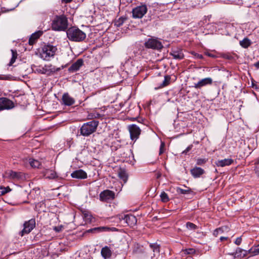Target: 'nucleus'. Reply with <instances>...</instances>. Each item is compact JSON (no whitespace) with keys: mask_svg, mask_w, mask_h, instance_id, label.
<instances>
[{"mask_svg":"<svg viewBox=\"0 0 259 259\" xmlns=\"http://www.w3.org/2000/svg\"><path fill=\"white\" fill-rule=\"evenodd\" d=\"M165 143L163 141H161L159 155H161L165 152Z\"/></svg>","mask_w":259,"mask_h":259,"instance_id":"nucleus-41","label":"nucleus"},{"mask_svg":"<svg viewBox=\"0 0 259 259\" xmlns=\"http://www.w3.org/2000/svg\"><path fill=\"white\" fill-rule=\"evenodd\" d=\"M4 177L12 180H21L24 179L23 173L12 170L6 171L4 174Z\"/></svg>","mask_w":259,"mask_h":259,"instance_id":"nucleus-6","label":"nucleus"},{"mask_svg":"<svg viewBox=\"0 0 259 259\" xmlns=\"http://www.w3.org/2000/svg\"><path fill=\"white\" fill-rule=\"evenodd\" d=\"M170 77L169 75H165L164 76V79L162 83L160 84V88H163L168 85L169 84L170 80Z\"/></svg>","mask_w":259,"mask_h":259,"instance_id":"nucleus-32","label":"nucleus"},{"mask_svg":"<svg viewBox=\"0 0 259 259\" xmlns=\"http://www.w3.org/2000/svg\"><path fill=\"white\" fill-rule=\"evenodd\" d=\"M161 200L163 202H167L169 200L168 196L165 192H162L160 194Z\"/></svg>","mask_w":259,"mask_h":259,"instance_id":"nucleus-37","label":"nucleus"},{"mask_svg":"<svg viewBox=\"0 0 259 259\" xmlns=\"http://www.w3.org/2000/svg\"><path fill=\"white\" fill-rule=\"evenodd\" d=\"M185 254H193L196 253V250L193 248H189L183 250Z\"/></svg>","mask_w":259,"mask_h":259,"instance_id":"nucleus-40","label":"nucleus"},{"mask_svg":"<svg viewBox=\"0 0 259 259\" xmlns=\"http://www.w3.org/2000/svg\"><path fill=\"white\" fill-rule=\"evenodd\" d=\"M11 52H12V56L11 59L10 60V62H9V63L8 64L9 66L12 65V64L15 62L16 59L17 57V53L16 51L14 50H11Z\"/></svg>","mask_w":259,"mask_h":259,"instance_id":"nucleus-31","label":"nucleus"},{"mask_svg":"<svg viewBox=\"0 0 259 259\" xmlns=\"http://www.w3.org/2000/svg\"><path fill=\"white\" fill-rule=\"evenodd\" d=\"M190 173L194 178H198L205 173V170L201 167L195 166L190 170Z\"/></svg>","mask_w":259,"mask_h":259,"instance_id":"nucleus-16","label":"nucleus"},{"mask_svg":"<svg viewBox=\"0 0 259 259\" xmlns=\"http://www.w3.org/2000/svg\"><path fill=\"white\" fill-rule=\"evenodd\" d=\"M227 239H228V237H221L220 238V240H221V241H223L224 240H226Z\"/></svg>","mask_w":259,"mask_h":259,"instance_id":"nucleus-55","label":"nucleus"},{"mask_svg":"<svg viewBox=\"0 0 259 259\" xmlns=\"http://www.w3.org/2000/svg\"><path fill=\"white\" fill-rule=\"evenodd\" d=\"M35 224L34 219H31L28 221H26L23 224L24 228L19 232V235L23 236L25 234H29L35 228Z\"/></svg>","mask_w":259,"mask_h":259,"instance_id":"nucleus-4","label":"nucleus"},{"mask_svg":"<svg viewBox=\"0 0 259 259\" xmlns=\"http://www.w3.org/2000/svg\"><path fill=\"white\" fill-rule=\"evenodd\" d=\"M123 23V19L122 18H119L118 20H117L116 23L115 25L117 26H119L121 25H122Z\"/></svg>","mask_w":259,"mask_h":259,"instance_id":"nucleus-48","label":"nucleus"},{"mask_svg":"<svg viewBox=\"0 0 259 259\" xmlns=\"http://www.w3.org/2000/svg\"><path fill=\"white\" fill-rule=\"evenodd\" d=\"M234 160L231 158H225L224 159L219 160L215 162L217 166L224 167L232 164Z\"/></svg>","mask_w":259,"mask_h":259,"instance_id":"nucleus-19","label":"nucleus"},{"mask_svg":"<svg viewBox=\"0 0 259 259\" xmlns=\"http://www.w3.org/2000/svg\"><path fill=\"white\" fill-rule=\"evenodd\" d=\"M208 161V159L207 158H199L196 159V164L198 165H204L207 161Z\"/></svg>","mask_w":259,"mask_h":259,"instance_id":"nucleus-38","label":"nucleus"},{"mask_svg":"<svg viewBox=\"0 0 259 259\" xmlns=\"http://www.w3.org/2000/svg\"><path fill=\"white\" fill-rule=\"evenodd\" d=\"M207 55L209 56V57H213L214 56L210 53H207Z\"/></svg>","mask_w":259,"mask_h":259,"instance_id":"nucleus-57","label":"nucleus"},{"mask_svg":"<svg viewBox=\"0 0 259 259\" xmlns=\"http://www.w3.org/2000/svg\"><path fill=\"white\" fill-rule=\"evenodd\" d=\"M141 131H131V139L134 140L137 139L140 134Z\"/></svg>","mask_w":259,"mask_h":259,"instance_id":"nucleus-34","label":"nucleus"},{"mask_svg":"<svg viewBox=\"0 0 259 259\" xmlns=\"http://www.w3.org/2000/svg\"><path fill=\"white\" fill-rule=\"evenodd\" d=\"M145 47L154 50H161L163 48L161 42L157 39L150 38L145 44Z\"/></svg>","mask_w":259,"mask_h":259,"instance_id":"nucleus-7","label":"nucleus"},{"mask_svg":"<svg viewBox=\"0 0 259 259\" xmlns=\"http://www.w3.org/2000/svg\"><path fill=\"white\" fill-rule=\"evenodd\" d=\"M115 193L110 190H105L101 192L99 195L101 201L108 202L115 198Z\"/></svg>","mask_w":259,"mask_h":259,"instance_id":"nucleus-5","label":"nucleus"},{"mask_svg":"<svg viewBox=\"0 0 259 259\" xmlns=\"http://www.w3.org/2000/svg\"><path fill=\"white\" fill-rule=\"evenodd\" d=\"M110 228L106 227H95L92 229H90L87 231L88 233H97V232H101L104 231H109Z\"/></svg>","mask_w":259,"mask_h":259,"instance_id":"nucleus-27","label":"nucleus"},{"mask_svg":"<svg viewBox=\"0 0 259 259\" xmlns=\"http://www.w3.org/2000/svg\"><path fill=\"white\" fill-rule=\"evenodd\" d=\"M62 100L63 104L68 106H71L75 103L74 99L71 97L67 93L63 95Z\"/></svg>","mask_w":259,"mask_h":259,"instance_id":"nucleus-13","label":"nucleus"},{"mask_svg":"<svg viewBox=\"0 0 259 259\" xmlns=\"http://www.w3.org/2000/svg\"><path fill=\"white\" fill-rule=\"evenodd\" d=\"M150 247L153 250L154 252L158 253L159 252V247L157 244H150Z\"/></svg>","mask_w":259,"mask_h":259,"instance_id":"nucleus-42","label":"nucleus"},{"mask_svg":"<svg viewBox=\"0 0 259 259\" xmlns=\"http://www.w3.org/2000/svg\"><path fill=\"white\" fill-rule=\"evenodd\" d=\"M135 118H130V120H134Z\"/></svg>","mask_w":259,"mask_h":259,"instance_id":"nucleus-58","label":"nucleus"},{"mask_svg":"<svg viewBox=\"0 0 259 259\" xmlns=\"http://www.w3.org/2000/svg\"><path fill=\"white\" fill-rule=\"evenodd\" d=\"M186 227L188 230L193 231H195L198 228L197 226L190 222L186 223Z\"/></svg>","mask_w":259,"mask_h":259,"instance_id":"nucleus-33","label":"nucleus"},{"mask_svg":"<svg viewBox=\"0 0 259 259\" xmlns=\"http://www.w3.org/2000/svg\"><path fill=\"white\" fill-rule=\"evenodd\" d=\"M95 131H80L79 135L87 137L91 135ZM77 136H79L78 133L77 134Z\"/></svg>","mask_w":259,"mask_h":259,"instance_id":"nucleus-39","label":"nucleus"},{"mask_svg":"<svg viewBox=\"0 0 259 259\" xmlns=\"http://www.w3.org/2000/svg\"><path fill=\"white\" fill-rule=\"evenodd\" d=\"M83 63V60L81 59H78L75 62L68 68V71L70 72H74L79 69Z\"/></svg>","mask_w":259,"mask_h":259,"instance_id":"nucleus-17","label":"nucleus"},{"mask_svg":"<svg viewBox=\"0 0 259 259\" xmlns=\"http://www.w3.org/2000/svg\"><path fill=\"white\" fill-rule=\"evenodd\" d=\"M147 9L146 5L138 6L133 9V17L135 18H141L147 13Z\"/></svg>","mask_w":259,"mask_h":259,"instance_id":"nucleus-8","label":"nucleus"},{"mask_svg":"<svg viewBox=\"0 0 259 259\" xmlns=\"http://www.w3.org/2000/svg\"><path fill=\"white\" fill-rule=\"evenodd\" d=\"M145 251V248L143 245L135 243L133 246L132 254L133 255L138 256L144 253Z\"/></svg>","mask_w":259,"mask_h":259,"instance_id":"nucleus-11","label":"nucleus"},{"mask_svg":"<svg viewBox=\"0 0 259 259\" xmlns=\"http://www.w3.org/2000/svg\"><path fill=\"white\" fill-rule=\"evenodd\" d=\"M62 3L67 4L72 2L73 0H61Z\"/></svg>","mask_w":259,"mask_h":259,"instance_id":"nucleus-51","label":"nucleus"},{"mask_svg":"<svg viewBox=\"0 0 259 259\" xmlns=\"http://www.w3.org/2000/svg\"><path fill=\"white\" fill-rule=\"evenodd\" d=\"M248 253H250L252 256L259 254V244L252 247L248 250Z\"/></svg>","mask_w":259,"mask_h":259,"instance_id":"nucleus-29","label":"nucleus"},{"mask_svg":"<svg viewBox=\"0 0 259 259\" xmlns=\"http://www.w3.org/2000/svg\"><path fill=\"white\" fill-rule=\"evenodd\" d=\"M223 232V230L221 228L216 229L213 232V235L217 236L218 235Z\"/></svg>","mask_w":259,"mask_h":259,"instance_id":"nucleus-46","label":"nucleus"},{"mask_svg":"<svg viewBox=\"0 0 259 259\" xmlns=\"http://www.w3.org/2000/svg\"><path fill=\"white\" fill-rule=\"evenodd\" d=\"M137 219L135 215L131 214V225H136L137 224Z\"/></svg>","mask_w":259,"mask_h":259,"instance_id":"nucleus-44","label":"nucleus"},{"mask_svg":"<svg viewBox=\"0 0 259 259\" xmlns=\"http://www.w3.org/2000/svg\"><path fill=\"white\" fill-rule=\"evenodd\" d=\"M132 156H133V157L134 161H131V164L134 166V164H135V162H136V160L134 158V156L133 155V154L132 153Z\"/></svg>","mask_w":259,"mask_h":259,"instance_id":"nucleus-52","label":"nucleus"},{"mask_svg":"<svg viewBox=\"0 0 259 259\" xmlns=\"http://www.w3.org/2000/svg\"><path fill=\"white\" fill-rule=\"evenodd\" d=\"M212 83V79L210 77H206L200 80L197 83H195L193 87L196 89H201L202 87L211 85Z\"/></svg>","mask_w":259,"mask_h":259,"instance_id":"nucleus-10","label":"nucleus"},{"mask_svg":"<svg viewBox=\"0 0 259 259\" xmlns=\"http://www.w3.org/2000/svg\"><path fill=\"white\" fill-rule=\"evenodd\" d=\"M196 57L199 59H202L203 56L201 54H197Z\"/></svg>","mask_w":259,"mask_h":259,"instance_id":"nucleus-53","label":"nucleus"},{"mask_svg":"<svg viewBox=\"0 0 259 259\" xmlns=\"http://www.w3.org/2000/svg\"><path fill=\"white\" fill-rule=\"evenodd\" d=\"M57 51L56 46L51 45L44 46L39 53L40 57L44 60L49 61L51 57H53Z\"/></svg>","mask_w":259,"mask_h":259,"instance_id":"nucleus-3","label":"nucleus"},{"mask_svg":"<svg viewBox=\"0 0 259 259\" xmlns=\"http://www.w3.org/2000/svg\"><path fill=\"white\" fill-rule=\"evenodd\" d=\"M101 253L105 259L110 257L112 254L110 248L108 246L103 247L101 249Z\"/></svg>","mask_w":259,"mask_h":259,"instance_id":"nucleus-25","label":"nucleus"},{"mask_svg":"<svg viewBox=\"0 0 259 259\" xmlns=\"http://www.w3.org/2000/svg\"><path fill=\"white\" fill-rule=\"evenodd\" d=\"M99 122L96 120H92L82 125L80 130H96Z\"/></svg>","mask_w":259,"mask_h":259,"instance_id":"nucleus-15","label":"nucleus"},{"mask_svg":"<svg viewBox=\"0 0 259 259\" xmlns=\"http://www.w3.org/2000/svg\"><path fill=\"white\" fill-rule=\"evenodd\" d=\"M11 189L9 187H0V196H3L10 192Z\"/></svg>","mask_w":259,"mask_h":259,"instance_id":"nucleus-35","label":"nucleus"},{"mask_svg":"<svg viewBox=\"0 0 259 259\" xmlns=\"http://www.w3.org/2000/svg\"><path fill=\"white\" fill-rule=\"evenodd\" d=\"M66 34L68 38L71 41L81 42L87 37L86 34L76 27L69 28L66 31Z\"/></svg>","mask_w":259,"mask_h":259,"instance_id":"nucleus-1","label":"nucleus"},{"mask_svg":"<svg viewBox=\"0 0 259 259\" xmlns=\"http://www.w3.org/2000/svg\"><path fill=\"white\" fill-rule=\"evenodd\" d=\"M29 163L31 166L34 168H38L40 165V162L34 159H29Z\"/></svg>","mask_w":259,"mask_h":259,"instance_id":"nucleus-30","label":"nucleus"},{"mask_svg":"<svg viewBox=\"0 0 259 259\" xmlns=\"http://www.w3.org/2000/svg\"><path fill=\"white\" fill-rule=\"evenodd\" d=\"M68 27V20L63 15L56 16L52 23V28L55 31H64Z\"/></svg>","mask_w":259,"mask_h":259,"instance_id":"nucleus-2","label":"nucleus"},{"mask_svg":"<svg viewBox=\"0 0 259 259\" xmlns=\"http://www.w3.org/2000/svg\"><path fill=\"white\" fill-rule=\"evenodd\" d=\"M44 177L46 179H54L57 177L56 172L52 169H46L44 174Z\"/></svg>","mask_w":259,"mask_h":259,"instance_id":"nucleus-24","label":"nucleus"},{"mask_svg":"<svg viewBox=\"0 0 259 259\" xmlns=\"http://www.w3.org/2000/svg\"><path fill=\"white\" fill-rule=\"evenodd\" d=\"M254 66H255L257 68H259V61L254 64Z\"/></svg>","mask_w":259,"mask_h":259,"instance_id":"nucleus-56","label":"nucleus"},{"mask_svg":"<svg viewBox=\"0 0 259 259\" xmlns=\"http://www.w3.org/2000/svg\"><path fill=\"white\" fill-rule=\"evenodd\" d=\"M71 176L73 178L78 179H85L87 178V174L82 169H78L74 171Z\"/></svg>","mask_w":259,"mask_h":259,"instance_id":"nucleus-14","label":"nucleus"},{"mask_svg":"<svg viewBox=\"0 0 259 259\" xmlns=\"http://www.w3.org/2000/svg\"><path fill=\"white\" fill-rule=\"evenodd\" d=\"M47 67L46 65L44 66H34V68L33 69L35 73H37L42 74H47Z\"/></svg>","mask_w":259,"mask_h":259,"instance_id":"nucleus-26","label":"nucleus"},{"mask_svg":"<svg viewBox=\"0 0 259 259\" xmlns=\"http://www.w3.org/2000/svg\"><path fill=\"white\" fill-rule=\"evenodd\" d=\"M255 171L256 174L259 177V158L257 161L255 163Z\"/></svg>","mask_w":259,"mask_h":259,"instance_id":"nucleus-45","label":"nucleus"},{"mask_svg":"<svg viewBox=\"0 0 259 259\" xmlns=\"http://www.w3.org/2000/svg\"><path fill=\"white\" fill-rule=\"evenodd\" d=\"M120 223L123 226H128V221L130 220V215L128 214L122 213L119 215Z\"/></svg>","mask_w":259,"mask_h":259,"instance_id":"nucleus-22","label":"nucleus"},{"mask_svg":"<svg viewBox=\"0 0 259 259\" xmlns=\"http://www.w3.org/2000/svg\"><path fill=\"white\" fill-rule=\"evenodd\" d=\"M241 241H242L241 238L240 237H238L236 238V240L235 241V243L237 245H239L241 244Z\"/></svg>","mask_w":259,"mask_h":259,"instance_id":"nucleus-50","label":"nucleus"},{"mask_svg":"<svg viewBox=\"0 0 259 259\" xmlns=\"http://www.w3.org/2000/svg\"><path fill=\"white\" fill-rule=\"evenodd\" d=\"M88 215L86 214H84V217H87Z\"/></svg>","mask_w":259,"mask_h":259,"instance_id":"nucleus-59","label":"nucleus"},{"mask_svg":"<svg viewBox=\"0 0 259 259\" xmlns=\"http://www.w3.org/2000/svg\"><path fill=\"white\" fill-rule=\"evenodd\" d=\"M47 67V74L50 75L51 73L60 71L61 69L66 67L67 65H62L61 67L56 68L52 65H46Z\"/></svg>","mask_w":259,"mask_h":259,"instance_id":"nucleus-23","label":"nucleus"},{"mask_svg":"<svg viewBox=\"0 0 259 259\" xmlns=\"http://www.w3.org/2000/svg\"><path fill=\"white\" fill-rule=\"evenodd\" d=\"M170 55L172 56L175 59L181 60L183 59L184 55L181 49H173L170 52Z\"/></svg>","mask_w":259,"mask_h":259,"instance_id":"nucleus-20","label":"nucleus"},{"mask_svg":"<svg viewBox=\"0 0 259 259\" xmlns=\"http://www.w3.org/2000/svg\"><path fill=\"white\" fill-rule=\"evenodd\" d=\"M177 192L178 193L181 194H189L192 192L191 189L190 188H188L187 189H183L180 188H178L177 189Z\"/></svg>","mask_w":259,"mask_h":259,"instance_id":"nucleus-36","label":"nucleus"},{"mask_svg":"<svg viewBox=\"0 0 259 259\" xmlns=\"http://www.w3.org/2000/svg\"><path fill=\"white\" fill-rule=\"evenodd\" d=\"M140 130V127L136 124H131V130Z\"/></svg>","mask_w":259,"mask_h":259,"instance_id":"nucleus-49","label":"nucleus"},{"mask_svg":"<svg viewBox=\"0 0 259 259\" xmlns=\"http://www.w3.org/2000/svg\"><path fill=\"white\" fill-rule=\"evenodd\" d=\"M239 43L242 47L246 49L251 45L252 42L249 39L246 37L244 38L242 40L240 41Z\"/></svg>","mask_w":259,"mask_h":259,"instance_id":"nucleus-28","label":"nucleus"},{"mask_svg":"<svg viewBox=\"0 0 259 259\" xmlns=\"http://www.w3.org/2000/svg\"><path fill=\"white\" fill-rule=\"evenodd\" d=\"M42 34L43 31L41 30H38L32 33L29 37L28 41L29 44L30 45H33Z\"/></svg>","mask_w":259,"mask_h":259,"instance_id":"nucleus-18","label":"nucleus"},{"mask_svg":"<svg viewBox=\"0 0 259 259\" xmlns=\"http://www.w3.org/2000/svg\"><path fill=\"white\" fill-rule=\"evenodd\" d=\"M193 145H189L185 150H184L182 152L183 154H187L188 152H189L192 148Z\"/></svg>","mask_w":259,"mask_h":259,"instance_id":"nucleus-47","label":"nucleus"},{"mask_svg":"<svg viewBox=\"0 0 259 259\" xmlns=\"http://www.w3.org/2000/svg\"><path fill=\"white\" fill-rule=\"evenodd\" d=\"M14 107V104L12 101L5 97L0 98V111L11 109Z\"/></svg>","mask_w":259,"mask_h":259,"instance_id":"nucleus-9","label":"nucleus"},{"mask_svg":"<svg viewBox=\"0 0 259 259\" xmlns=\"http://www.w3.org/2000/svg\"><path fill=\"white\" fill-rule=\"evenodd\" d=\"M226 3H233L236 5H240L242 4L240 0H223Z\"/></svg>","mask_w":259,"mask_h":259,"instance_id":"nucleus-43","label":"nucleus"},{"mask_svg":"<svg viewBox=\"0 0 259 259\" xmlns=\"http://www.w3.org/2000/svg\"><path fill=\"white\" fill-rule=\"evenodd\" d=\"M248 253H249L248 251H246L241 249V248L237 247L235 252L229 253V254L233 256L234 258H236L244 257L246 256Z\"/></svg>","mask_w":259,"mask_h":259,"instance_id":"nucleus-12","label":"nucleus"},{"mask_svg":"<svg viewBox=\"0 0 259 259\" xmlns=\"http://www.w3.org/2000/svg\"><path fill=\"white\" fill-rule=\"evenodd\" d=\"M117 174L120 179L122 180L124 183L127 182L128 175L126 171L124 168H120L117 171Z\"/></svg>","mask_w":259,"mask_h":259,"instance_id":"nucleus-21","label":"nucleus"},{"mask_svg":"<svg viewBox=\"0 0 259 259\" xmlns=\"http://www.w3.org/2000/svg\"><path fill=\"white\" fill-rule=\"evenodd\" d=\"M54 230L55 231H56V232H60V231L61 229H60V228H58V227H55L54 228Z\"/></svg>","mask_w":259,"mask_h":259,"instance_id":"nucleus-54","label":"nucleus"}]
</instances>
